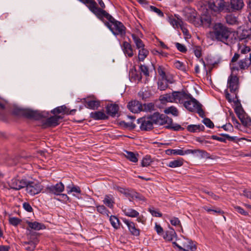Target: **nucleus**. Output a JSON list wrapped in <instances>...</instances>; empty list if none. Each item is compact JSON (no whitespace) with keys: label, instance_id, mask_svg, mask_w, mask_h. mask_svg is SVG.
Wrapping results in <instances>:
<instances>
[{"label":"nucleus","instance_id":"47","mask_svg":"<svg viewBox=\"0 0 251 251\" xmlns=\"http://www.w3.org/2000/svg\"><path fill=\"white\" fill-rule=\"evenodd\" d=\"M170 222L171 224L174 226H179L181 228V230L182 231V227L181 226L180 221L178 219V218L174 217L170 219Z\"/></svg>","mask_w":251,"mask_h":251},{"label":"nucleus","instance_id":"50","mask_svg":"<svg viewBox=\"0 0 251 251\" xmlns=\"http://www.w3.org/2000/svg\"><path fill=\"white\" fill-rule=\"evenodd\" d=\"M151 159L150 156H146L144 157L142 161V166L147 167L151 164Z\"/></svg>","mask_w":251,"mask_h":251},{"label":"nucleus","instance_id":"35","mask_svg":"<svg viewBox=\"0 0 251 251\" xmlns=\"http://www.w3.org/2000/svg\"><path fill=\"white\" fill-rule=\"evenodd\" d=\"M164 112L166 114H170L175 116H177L178 115V111L177 109L174 106H171L165 109Z\"/></svg>","mask_w":251,"mask_h":251},{"label":"nucleus","instance_id":"46","mask_svg":"<svg viewBox=\"0 0 251 251\" xmlns=\"http://www.w3.org/2000/svg\"><path fill=\"white\" fill-rule=\"evenodd\" d=\"M148 211L152 216L156 217H161L162 214L158 210L154 209L153 207H150L148 209Z\"/></svg>","mask_w":251,"mask_h":251},{"label":"nucleus","instance_id":"5","mask_svg":"<svg viewBox=\"0 0 251 251\" xmlns=\"http://www.w3.org/2000/svg\"><path fill=\"white\" fill-rule=\"evenodd\" d=\"M183 105L188 111L198 113L200 117H203L204 116V111L201 108V104L191 95H190V98L186 100Z\"/></svg>","mask_w":251,"mask_h":251},{"label":"nucleus","instance_id":"22","mask_svg":"<svg viewBox=\"0 0 251 251\" xmlns=\"http://www.w3.org/2000/svg\"><path fill=\"white\" fill-rule=\"evenodd\" d=\"M104 204L112 209L114 207L115 203V200L114 197L112 195H106L102 201Z\"/></svg>","mask_w":251,"mask_h":251},{"label":"nucleus","instance_id":"15","mask_svg":"<svg viewBox=\"0 0 251 251\" xmlns=\"http://www.w3.org/2000/svg\"><path fill=\"white\" fill-rule=\"evenodd\" d=\"M129 110L134 113H137L142 111V104L137 100H132L127 104Z\"/></svg>","mask_w":251,"mask_h":251},{"label":"nucleus","instance_id":"55","mask_svg":"<svg viewBox=\"0 0 251 251\" xmlns=\"http://www.w3.org/2000/svg\"><path fill=\"white\" fill-rule=\"evenodd\" d=\"M37 241H35V242L31 241L28 243H26V244H28L30 245L29 246L26 247V250L29 251H34V250L36 248V245L37 244Z\"/></svg>","mask_w":251,"mask_h":251},{"label":"nucleus","instance_id":"8","mask_svg":"<svg viewBox=\"0 0 251 251\" xmlns=\"http://www.w3.org/2000/svg\"><path fill=\"white\" fill-rule=\"evenodd\" d=\"M137 123L140 125V128L141 130L148 131L153 128V123L151 116L138 119Z\"/></svg>","mask_w":251,"mask_h":251},{"label":"nucleus","instance_id":"26","mask_svg":"<svg viewBox=\"0 0 251 251\" xmlns=\"http://www.w3.org/2000/svg\"><path fill=\"white\" fill-rule=\"evenodd\" d=\"M129 75L135 81L139 82L142 79L141 73L138 72L135 69H133L130 71Z\"/></svg>","mask_w":251,"mask_h":251},{"label":"nucleus","instance_id":"23","mask_svg":"<svg viewBox=\"0 0 251 251\" xmlns=\"http://www.w3.org/2000/svg\"><path fill=\"white\" fill-rule=\"evenodd\" d=\"M204 128L205 127L202 125H190L187 127V130L193 133L203 131Z\"/></svg>","mask_w":251,"mask_h":251},{"label":"nucleus","instance_id":"63","mask_svg":"<svg viewBox=\"0 0 251 251\" xmlns=\"http://www.w3.org/2000/svg\"><path fill=\"white\" fill-rule=\"evenodd\" d=\"M240 55L237 53H235L231 59L230 63H237L236 62L237 61Z\"/></svg>","mask_w":251,"mask_h":251},{"label":"nucleus","instance_id":"53","mask_svg":"<svg viewBox=\"0 0 251 251\" xmlns=\"http://www.w3.org/2000/svg\"><path fill=\"white\" fill-rule=\"evenodd\" d=\"M175 45L177 49L180 52L184 53L186 52L187 51V49L186 47L180 43H176Z\"/></svg>","mask_w":251,"mask_h":251},{"label":"nucleus","instance_id":"27","mask_svg":"<svg viewBox=\"0 0 251 251\" xmlns=\"http://www.w3.org/2000/svg\"><path fill=\"white\" fill-rule=\"evenodd\" d=\"M183 164V160L182 158H179L176 160H174L170 161L167 166L171 168H176L181 166Z\"/></svg>","mask_w":251,"mask_h":251},{"label":"nucleus","instance_id":"48","mask_svg":"<svg viewBox=\"0 0 251 251\" xmlns=\"http://www.w3.org/2000/svg\"><path fill=\"white\" fill-rule=\"evenodd\" d=\"M159 75L161 77L162 79L167 80L165 69L162 66H159L157 69Z\"/></svg>","mask_w":251,"mask_h":251},{"label":"nucleus","instance_id":"6","mask_svg":"<svg viewBox=\"0 0 251 251\" xmlns=\"http://www.w3.org/2000/svg\"><path fill=\"white\" fill-rule=\"evenodd\" d=\"M150 116L153 125L162 126L167 124L170 125L172 123V119L165 114L155 112ZM169 126H167L166 127H169Z\"/></svg>","mask_w":251,"mask_h":251},{"label":"nucleus","instance_id":"2","mask_svg":"<svg viewBox=\"0 0 251 251\" xmlns=\"http://www.w3.org/2000/svg\"><path fill=\"white\" fill-rule=\"evenodd\" d=\"M49 113L45 111H35L28 109H21L17 106V117L19 115L35 120H41V126L46 128L49 127H55L60 124L59 121L62 119L63 117L54 115L48 117Z\"/></svg>","mask_w":251,"mask_h":251},{"label":"nucleus","instance_id":"10","mask_svg":"<svg viewBox=\"0 0 251 251\" xmlns=\"http://www.w3.org/2000/svg\"><path fill=\"white\" fill-rule=\"evenodd\" d=\"M251 65V62L248 58H245L239 60L237 63H230V67L231 71L244 70L247 69Z\"/></svg>","mask_w":251,"mask_h":251},{"label":"nucleus","instance_id":"58","mask_svg":"<svg viewBox=\"0 0 251 251\" xmlns=\"http://www.w3.org/2000/svg\"><path fill=\"white\" fill-rule=\"evenodd\" d=\"M234 208L237 212L241 214L242 215H245V216L248 215V213L247 211H246L245 210H244V209H243L242 207L237 206H235Z\"/></svg>","mask_w":251,"mask_h":251},{"label":"nucleus","instance_id":"3","mask_svg":"<svg viewBox=\"0 0 251 251\" xmlns=\"http://www.w3.org/2000/svg\"><path fill=\"white\" fill-rule=\"evenodd\" d=\"M231 31L230 29L224 24L221 23H215L212 30L209 32V35L213 41H217L226 44Z\"/></svg>","mask_w":251,"mask_h":251},{"label":"nucleus","instance_id":"17","mask_svg":"<svg viewBox=\"0 0 251 251\" xmlns=\"http://www.w3.org/2000/svg\"><path fill=\"white\" fill-rule=\"evenodd\" d=\"M234 111L238 118L241 120L243 124L247 126L248 122L245 120V113L242 107L241 104H239V105L235 106Z\"/></svg>","mask_w":251,"mask_h":251},{"label":"nucleus","instance_id":"52","mask_svg":"<svg viewBox=\"0 0 251 251\" xmlns=\"http://www.w3.org/2000/svg\"><path fill=\"white\" fill-rule=\"evenodd\" d=\"M170 22L175 28H178L179 26H181L182 21H178L175 19H170Z\"/></svg>","mask_w":251,"mask_h":251},{"label":"nucleus","instance_id":"43","mask_svg":"<svg viewBox=\"0 0 251 251\" xmlns=\"http://www.w3.org/2000/svg\"><path fill=\"white\" fill-rule=\"evenodd\" d=\"M174 65L175 67L177 68V69H179L184 72H186L185 65L182 62L178 60H177L174 62Z\"/></svg>","mask_w":251,"mask_h":251},{"label":"nucleus","instance_id":"44","mask_svg":"<svg viewBox=\"0 0 251 251\" xmlns=\"http://www.w3.org/2000/svg\"><path fill=\"white\" fill-rule=\"evenodd\" d=\"M164 79L159 80L157 82L158 89L161 91H164L168 87L167 82L164 81Z\"/></svg>","mask_w":251,"mask_h":251},{"label":"nucleus","instance_id":"28","mask_svg":"<svg viewBox=\"0 0 251 251\" xmlns=\"http://www.w3.org/2000/svg\"><path fill=\"white\" fill-rule=\"evenodd\" d=\"M132 39L136 45V48L138 49H140L144 47L145 45L142 41L135 34H132L131 35Z\"/></svg>","mask_w":251,"mask_h":251},{"label":"nucleus","instance_id":"30","mask_svg":"<svg viewBox=\"0 0 251 251\" xmlns=\"http://www.w3.org/2000/svg\"><path fill=\"white\" fill-rule=\"evenodd\" d=\"M87 107L92 109H97L100 106V102L99 100H92L86 102Z\"/></svg>","mask_w":251,"mask_h":251},{"label":"nucleus","instance_id":"25","mask_svg":"<svg viewBox=\"0 0 251 251\" xmlns=\"http://www.w3.org/2000/svg\"><path fill=\"white\" fill-rule=\"evenodd\" d=\"M176 234L174 229L171 228L170 230L167 231L165 234L163 235V238L166 241H172L176 236Z\"/></svg>","mask_w":251,"mask_h":251},{"label":"nucleus","instance_id":"39","mask_svg":"<svg viewBox=\"0 0 251 251\" xmlns=\"http://www.w3.org/2000/svg\"><path fill=\"white\" fill-rule=\"evenodd\" d=\"M188 149L185 151H183L180 149H175V150H168V151H170L172 154L184 155L185 154H188L189 152H187Z\"/></svg>","mask_w":251,"mask_h":251},{"label":"nucleus","instance_id":"54","mask_svg":"<svg viewBox=\"0 0 251 251\" xmlns=\"http://www.w3.org/2000/svg\"><path fill=\"white\" fill-rule=\"evenodd\" d=\"M149 7L151 11L155 12L158 16L160 17H163L164 16L163 13L157 7L152 5H150Z\"/></svg>","mask_w":251,"mask_h":251},{"label":"nucleus","instance_id":"32","mask_svg":"<svg viewBox=\"0 0 251 251\" xmlns=\"http://www.w3.org/2000/svg\"><path fill=\"white\" fill-rule=\"evenodd\" d=\"M28 182L26 179H17V190L26 188Z\"/></svg>","mask_w":251,"mask_h":251},{"label":"nucleus","instance_id":"59","mask_svg":"<svg viewBox=\"0 0 251 251\" xmlns=\"http://www.w3.org/2000/svg\"><path fill=\"white\" fill-rule=\"evenodd\" d=\"M155 229L157 234H158L159 235H161L163 234V228L159 225H158L157 223H156L155 225Z\"/></svg>","mask_w":251,"mask_h":251},{"label":"nucleus","instance_id":"20","mask_svg":"<svg viewBox=\"0 0 251 251\" xmlns=\"http://www.w3.org/2000/svg\"><path fill=\"white\" fill-rule=\"evenodd\" d=\"M159 100L163 104L166 102H174V92L172 93H167L163 95H161L159 97Z\"/></svg>","mask_w":251,"mask_h":251},{"label":"nucleus","instance_id":"56","mask_svg":"<svg viewBox=\"0 0 251 251\" xmlns=\"http://www.w3.org/2000/svg\"><path fill=\"white\" fill-rule=\"evenodd\" d=\"M154 54L158 55L160 57H167L168 55V53L163 51L162 50H154L153 51Z\"/></svg>","mask_w":251,"mask_h":251},{"label":"nucleus","instance_id":"4","mask_svg":"<svg viewBox=\"0 0 251 251\" xmlns=\"http://www.w3.org/2000/svg\"><path fill=\"white\" fill-rule=\"evenodd\" d=\"M209 8L215 12L222 11H234L241 9L244 5L243 1H208Z\"/></svg>","mask_w":251,"mask_h":251},{"label":"nucleus","instance_id":"51","mask_svg":"<svg viewBox=\"0 0 251 251\" xmlns=\"http://www.w3.org/2000/svg\"><path fill=\"white\" fill-rule=\"evenodd\" d=\"M202 123L209 128H212L214 126L213 123L208 118H205L202 120Z\"/></svg>","mask_w":251,"mask_h":251},{"label":"nucleus","instance_id":"21","mask_svg":"<svg viewBox=\"0 0 251 251\" xmlns=\"http://www.w3.org/2000/svg\"><path fill=\"white\" fill-rule=\"evenodd\" d=\"M90 117L95 120H106L108 116L106 115L103 111H99L92 112L90 113Z\"/></svg>","mask_w":251,"mask_h":251},{"label":"nucleus","instance_id":"64","mask_svg":"<svg viewBox=\"0 0 251 251\" xmlns=\"http://www.w3.org/2000/svg\"><path fill=\"white\" fill-rule=\"evenodd\" d=\"M251 51V49L249 47L245 46L242 49H241L240 52L242 54H246L249 52Z\"/></svg>","mask_w":251,"mask_h":251},{"label":"nucleus","instance_id":"19","mask_svg":"<svg viewBox=\"0 0 251 251\" xmlns=\"http://www.w3.org/2000/svg\"><path fill=\"white\" fill-rule=\"evenodd\" d=\"M122 48L126 56L131 57L133 55V49L130 44L128 42L126 41L124 42Z\"/></svg>","mask_w":251,"mask_h":251},{"label":"nucleus","instance_id":"41","mask_svg":"<svg viewBox=\"0 0 251 251\" xmlns=\"http://www.w3.org/2000/svg\"><path fill=\"white\" fill-rule=\"evenodd\" d=\"M226 21L228 24L231 25L236 24L237 22L236 17L232 14H229L226 16Z\"/></svg>","mask_w":251,"mask_h":251},{"label":"nucleus","instance_id":"29","mask_svg":"<svg viewBox=\"0 0 251 251\" xmlns=\"http://www.w3.org/2000/svg\"><path fill=\"white\" fill-rule=\"evenodd\" d=\"M123 211L126 216L130 217H137L139 215L138 212L133 209H125Z\"/></svg>","mask_w":251,"mask_h":251},{"label":"nucleus","instance_id":"38","mask_svg":"<svg viewBox=\"0 0 251 251\" xmlns=\"http://www.w3.org/2000/svg\"><path fill=\"white\" fill-rule=\"evenodd\" d=\"M66 189L68 194H70L72 192L80 194L81 192L79 187L77 186H75L73 184L72 185V186L71 185L67 186L66 187Z\"/></svg>","mask_w":251,"mask_h":251},{"label":"nucleus","instance_id":"1","mask_svg":"<svg viewBox=\"0 0 251 251\" xmlns=\"http://www.w3.org/2000/svg\"><path fill=\"white\" fill-rule=\"evenodd\" d=\"M101 20L115 35L123 36L126 34V27L120 22L115 20L106 11L98 7L96 1H81Z\"/></svg>","mask_w":251,"mask_h":251},{"label":"nucleus","instance_id":"9","mask_svg":"<svg viewBox=\"0 0 251 251\" xmlns=\"http://www.w3.org/2000/svg\"><path fill=\"white\" fill-rule=\"evenodd\" d=\"M227 87L231 93L235 94V97L237 98V91L239 88V78L236 75H233L231 74L227 79Z\"/></svg>","mask_w":251,"mask_h":251},{"label":"nucleus","instance_id":"24","mask_svg":"<svg viewBox=\"0 0 251 251\" xmlns=\"http://www.w3.org/2000/svg\"><path fill=\"white\" fill-rule=\"evenodd\" d=\"M27 225L29 227L36 230H39L45 228V226L43 224L37 222H27Z\"/></svg>","mask_w":251,"mask_h":251},{"label":"nucleus","instance_id":"62","mask_svg":"<svg viewBox=\"0 0 251 251\" xmlns=\"http://www.w3.org/2000/svg\"><path fill=\"white\" fill-rule=\"evenodd\" d=\"M220 135L223 136L224 138H225L226 140L229 141H234L235 139V137L230 136L228 134L222 133L220 134Z\"/></svg>","mask_w":251,"mask_h":251},{"label":"nucleus","instance_id":"61","mask_svg":"<svg viewBox=\"0 0 251 251\" xmlns=\"http://www.w3.org/2000/svg\"><path fill=\"white\" fill-rule=\"evenodd\" d=\"M241 195H243L247 198L251 199V191L247 189L243 190V192Z\"/></svg>","mask_w":251,"mask_h":251},{"label":"nucleus","instance_id":"11","mask_svg":"<svg viewBox=\"0 0 251 251\" xmlns=\"http://www.w3.org/2000/svg\"><path fill=\"white\" fill-rule=\"evenodd\" d=\"M175 102L184 104L186 100L190 98V94L184 91H174Z\"/></svg>","mask_w":251,"mask_h":251},{"label":"nucleus","instance_id":"49","mask_svg":"<svg viewBox=\"0 0 251 251\" xmlns=\"http://www.w3.org/2000/svg\"><path fill=\"white\" fill-rule=\"evenodd\" d=\"M140 73H142L144 75H145L146 76H149V69L147 67V66L144 65H141L140 66Z\"/></svg>","mask_w":251,"mask_h":251},{"label":"nucleus","instance_id":"60","mask_svg":"<svg viewBox=\"0 0 251 251\" xmlns=\"http://www.w3.org/2000/svg\"><path fill=\"white\" fill-rule=\"evenodd\" d=\"M211 138L213 140H217L224 143H225L226 142V139L225 138H224L223 137H218L216 135H212L211 136Z\"/></svg>","mask_w":251,"mask_h":251},{"label":"nucleus","instance_id":"16","mask_svg":"<svg viewBox=\"0 0 251 251\" xmlns=\"http://www.w3.org/2000/svg\"><path fill=\"white\" fill-rule=\"evenodd\" d=\"M182 249L181 251H195L196 247L193 242L188 239H185L182 243Z\"/></svg>","mask_w":251,"mask_h":251},{"label":"nucleus","instance_id":"57","mask_svg":"<svg viewBox=\"0 0 251 251\" xmlns=\"http://www.w3.org/2000/svg\"><path fill=\"white\" fill-rule=\"evenodd\" d=\"M23 208L27 212H31L33 211V209L31 206L30 204L28 202H24L23 204Z\"/></svg>","mask_w":251,"mask_h":251},{"label":"nucleus","instance_id":"36","mask_svg":"<svg viewBox=\"0 0 251 251\" xmlns=\"http://www.w3.org/2000/svg\"><path fill=\"white\" fill-rule=\"evenodd\" d=\"M149 51L144 47L139 49L138 59L140 61H143L147 56Z\"/></svg>","mask_w":251,"mask_h":251},{"label":"nucleus","instance_id":"37","mask_svg":"<svg viewBox=\"0 0 251 251\" xmlns=\"http://www.w3.org/2000/svg\"><path fill=\"white\" fill-rule=\"evenodd\" d=\"M67 110V107L65 105H63L62 106L55 108L54 109L51 111V113L53 114L64 113V114H66Z\"/></svg>","mask_w":251,"mask_h":251},{"label":"nucleus","instance_id":"31","mask_svg":"<svg viewBox=\"0 0 251 251\" xmlns=\"http://www.w3.org/2000/svg\"><path fill=\"white\" fill-rule=\"evenodd\" d=\"M109 221L112 226L116 229L120 227V221L119 219L115 216H111Z\"/></svg>","mask_w":251,"mask_h":251},{"label":"nucleus","instance_id":"12","mask_svg":"<svg viewBox=\"0 0 251 251\" xmlns=\"http://www.w3.org/2000/svg\"><path fill=\"white\" fill-rule=\"evenodd\" d=\"M47 189L50 193L55 195H60L61 193L64 190V185L62 182H60L55 185L48 186Z\"/></svg>","mask_w":251,"mask_h":251},{"label":"nucleus","instance_id":"18","mask_svg":"<svg viewBox=\"0 0 251 251\" xmlns=\"http://www.w3.org/2000/svg\"><path fill=\"white\" fill-rule=\"evenodd\" d=\"M119 109L118 105L115 103L108 104L106 107L107 114L112 117H116Z\"/></svg>","mask_w":251,"mask_h":251},{"label":"nucleus","instance_id":"13","mask_svg":"<svg viewBox=\"0 0 251 251\" xmlns=\"http://www.w3.org/2000/svg\"><path fill=\"white\" fill-rule=\"evenodd\" d=\"M123 222L127 226L131 235L135 236H138L140 235V230L136 227L134 223L127 219H124Z\"/></svg>","mask_w":251,"mask_h":251},{"label":"nucleus","instance_id":"7","mask_svg":"<svg viewBox=\"0 0 251 251\" xmlns=\"http://www.w3.org/2000/svg\"><path fill=\"white\" fill-rule=\"evenodd\" d=\"M43 186L37 181H29L26 187V192L31 196L40 193L43 189Z\"/></svg>","mask_w":251,"mask_h":251},{"label":"nucleus","instance_id":"45","mask_svg":"<svg viewBox=\"0 0 251 251\" xmlns=\"http://www.w3.org/2000/svg\"><path fill=\"white\" fill-rule=\"evenodd\" d=\"M201 21L203 25L209 26L211 22V18L208 16L204 15L201 17Z\"/></svg>","mask_w":251,"mask_h":251},{"label":"nucleus","instance_id":"42","mask_svg":"<svg viewBox=\"0 0 251 251\" xmlns=\"http://www.w3.org/2000/svg\"><path fill=\"white\" fill-rule=\"evenodd\" d=\"M138 96L142 100H145L150 97V93L148 91L142 90L138 93Z\"/></svg>","mask_w":251,"mask_h":251},{"label":"nucleus","instance_id":"14","mask_svg":"<svg viewBox=\"0 0 251 251\" xmlns=\"http://www.w3.org/2000/svg\"><path fill=\"white\" fill-rule=\"evenodd\" d=\"M187 152H189V154H195V156L199 158H206V159H210L211 158L210 154L208 153L204 150H191L188 149V151Z\"/></svg>","mask_w":251,"mask_h":251},{"label":"nucleus","instance_id":"40","mask_svg":"<svg viewBox=\"0 0 251 251\" xmlns=\"http://www.w3.org/2000/svg\"><path fill=\"white\" fill-rule=\"evenodd\" d=\"M142 111H143L151 112L154 109V104L151 102L145 103L142 105Z\"/></svg>","mask_w":251,"mask_h":251},{"label":"nucleus","instance_id":"34","mask_svg":"<svg viewBox=\"0 0 251 251\" xmlns=\"http://www.w3.org/2000/svg\"><path fill=\"white\" fill-rule=\"evenodd\" d=\"M125 155L127 159L131 162L135 163L138 161L137 155L133 152L126 151Z\"/></svg>","mask_w":251,"mask_h":251},{"label":"nucleus","instance_id":"33","mask_svg":"<svg viewBox=\"0 0 251 251\" xmlns=\"http://www.w3.org/2000/svg\"><path fill=\"white\" fill-rule=\"evenodd\" d=\"M97 210V211L104 215H105L107 217H109L110 212L109 210L105 207V206L103 205H96Z\"/></svg>","mask_w":251,"mask_h":251}]
</instances>
